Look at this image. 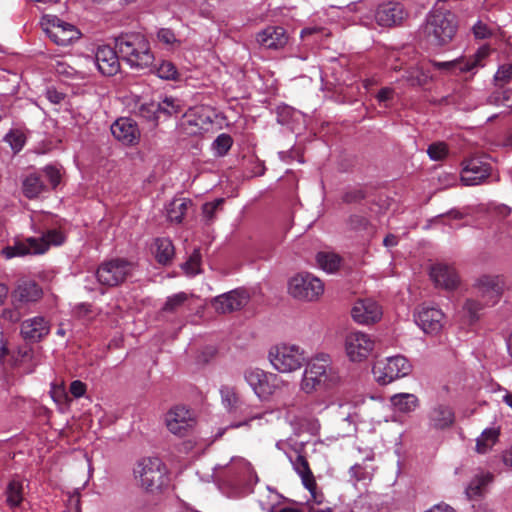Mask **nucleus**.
I'll use <instances>...</instances> for the list:
<instances>
[{"label": "nucleus", "mask_w": 512, "mask_h": 512, "mask_svg": "<svg viewBox=\"0 0 512 512\" xmlns=\"http://www.w3.org/2000/svg\"><path fill=\"white\" fill-rule=\"evenodd\" d=\"M491 49L488 45H483L468 57H460L451 61H431L432 66L446 74L459 75L462 73L475 74L479 68L484 67V60L490 55Z\"/></svg>", "instance_id": "obj_7"}, {"label": "nucleus", "mask_w": 512, "mask_h": 512, "mask_svg": "<svg viewBox=\"0 0 512 512\" xmlns=\"http://www.w3.org/2000/svg\"><path fill=\"white\" fill-rule=\"evenodd\" d=\"M223 199H216L213 202L205 203L202 207L203 216L207 222L214 219L215 212L222 205Z\"/></svg>", "instance_id": "obj_53"}, {"label": "nucleus", "mask_w": 512, "mask_h": 512, "mask_svg": "<svg viewBox=\"0 0 512 512\" xmlns=\"http://www.w3.org/2000/svg\"><path fill=\"white\" fill-rule=\"evenodd\" d=\"M70 392L75 398H80L86 393V384L80 380H75L70 384Z\"/></svg>", "instance_id": "obj_56"}, {"label": "nucleus", "mask_w": 512, "mask_h": 512, "mask_svg": "<svg viewBox=\"0 0 512 512\" xmlns=\"http://www.w3.org/2000/svg\"><path fill=\"white\" fill-rule=\"evenodd\" d=\"M493 480L494 475L491 472L480 471L469 482L465 490L467 497L471 500L482 497Z\"/></svg>", "instance_id": "obj_29"}, {"label": "nucleus", "mask_w": 512, "mask_h": 512, "mask_svg": "<svg viewBox=\"0 0 512 512\" xmlns=\"http://www.w3.org/2000/svg\"><path fill=\"white\" fill-rule=\"evenodd\" d=\"M265 416L264 411L255 410L252 406L243 402V406L238 410L235 417H240L241 420L232 422L228 427L237 429L240 427H250L253 421H261Z\"/></svg>", "instance_id": "obj_32"}, {"label": "nucleus", "mask_w": 512, "mask_h": 512, "mask_svg": "<svg viewBox=\"0 0 512 512\" xmlns=\"http://www.w3.org/2000/svg\"><path fill=\"white\" fill-rule=\"evenodd\" d=\"M67 507L68 512H81L80 495L78 493L69 496Z\"/></svg>", "instance_id": "obj_59"}, {"label": "nucleus", "mask_w": 512, "mask_h": 512, "mask_svg": "<svg viewBox=\"0 0 512 512\" xmlns=\"http://www.w3.org/2000/svg\"><path fill=\"white\" fill-rule=\"evenodd\" d=\"M351 316L358 324L369 325L381 319L382 309L372 299L358 300L352 307Z\"/></svg>", "instance_id": "obj_19"}, {"label": "nucleus", "mask_w": 512, "mask_h": 512, "mask_svg": "<svg viewBox=\"0 0 512 512\" xmlns=\"http://www.w3.org/2000/svg\"><path fill=\"white\" fill-rule=\"evenodd\" d=\"M133 474L137 485L150 493L161 491L169 481L168 469L158 457L140 459L133 469Z\"/></svg>", "instance_id": "obj_3"}, {"label": "nucleus", "mask_w": 512, "mask_h": 512, "mask_svg": "<svg viewBox=\"0 0 512 512\" xmlns=\"http://www.w3.org/2000/svg\"><path fill=\"white\" fill-rule=\"evenodd\" d=\"M42 289L32 280H22L12 292V299L16 303H29L39 300Z\"/></svg>", "instance_id": "obj_28"}, {"label": "nucleus", "mask_w": 512, "mask_h": 512, "mask_svg": "<svg viewBox=\"0 0 512 512\" xmlns=\"http://www.w3.org/2000/svg\"><path fill=\"white\" fill-rule=\"evenodd\" d=\"M278 512H331V509L329 507L326 508H319L314 505L310 506L308 511L305 508H296V507H283L278 510Z\"/></svg>", "instance_id": "obj_57"}, {"label": "nucleus", "mask_w": 512, "mask_h": 512, "mask_svg": "<svg viewBox=\"0 0 512 512\" xmlns=\"http://www.w3.org/2000/svg\"><path fill=\"white\" fill-rule=\"evenodd\" d=\"M427 154L433 161L443 160L448 154V148L445 143L437 142L429 145Z\"/></svg>", "instance_id": "obj_47"}, {"label": "nucleus", "mask_w": 512, "mask_h": 512, "mask_svg": "<svg viewBox=\"0 0 512 512\" xmlns=\"http://www.w3.org/2000/svg\"><path fill=\"white\" fill-rule=\"evenodd\" d=\"M506 286L504 276L492 274L479 276L473 284L477 296L487 305L496 304L504 293Z\"/></svg>", "instance_id": "obj_14"}, {"label": "nucleus", "mask_w": 512, "mask_h": 512, "mask_svg": "<svg viewBox=\"0 0 512 512\" xmlns=\"http://www.w3.org/2000/svg\"><path fill=\"white\" fill-rule=\"evenodd\" d=\"M157 38L161 43L167 46L179 47L181 44V41L176 38L174 32L169 28L159 29L157 32Z\"/></svg>", "instance_id": "obj_49"}, {"label": "nucleus", "mask_w": 512, "mask_h": 512, "mask_svg": "<svg viewBox=\"0 0 512 512\" xmlns=\"http://www.w3.org/2000/svg\"><path fill=\"white\" fill-rule=\"evenodd\" d=\"M249 301V295L244 289H235L216 296L212 305L221 314L232 313L243 308Z\"/></svg>", "instance_id": "obj_18"}, {"label": "nucleus", "mask_w": 512, "mask_h": 512, "mask_svg": "<svg viewBox=\"0 0 512 512\" xmlns=\"http://www.w3.org/2000/svg\"><path fill=\"white\" fill-rule=\"evenodd\" d=\"M135 113L146 120H156L158 118V107L156 102H146L137 105Z\"/></svg>", "instance_id": "obj_45"}, {"label": "nucleus", "mask_w": 512, "mask_h": 512, "mask_svg": "<svg viewBox=\"0 0 512 512\" xmlns=\"http://www.w3.org/2000/svg\"><path fill=\"white\" fill-rule=\"evenodd\" d=\"M46 98L53 104H59L64 100L65 95L54 88H48Z\"/></svg>", "instance_id": "obj_60"}, {"label": "nucleus", "mask_w": 512, "mask_h": 512, "mask_svg": "<svg viewBox=\"0 0 512 512\" xmlns=\"http://www.w3.org/2000/svg\"><path fill=\"white\" fill-rule=\"evenodd\" d=\"M426 512H455L454 509L447 504H436Z\"/></svg>", "instance_id": "obj_64"}, {"label": "nucleus", "mask_w": 512, "mask_h": 512, "mask_svg": "<svg viewBox=\"0 0 512 512\" xmlns=\"http://www.w3.org/2000/svg\"><path fill=\"white\" fill-rule=\"evenodd\" d=\"M158 112L167 116L177 115L182 112L183 107L181 101L174 97H165L161 102L157 103Z\"/></svg>", "instance_id": "obj_40"}, {"label": "nucleus", "mask_w": 512, "mask_h": 512, "mask_svg": "<svg viewBox=\"0 0 512 512\" xmlns=\"http://www.w3.org/2000/svg\"><path fill=\"white\" fill-rule=\"evenodd\" d=\"M165 422L168 430L179 436L184 435L194 425L190 411L182 406H176L168 411Z\"/></svg>", "instance_id": "obj_20"}, {"label": "nucleus", "mask_w": 512, "mask_h": 512, "mask_svg": "<svg viewBox=\"0 0 512 512\" xmlns=\"http://www.w3.org/2000/svg\"><path fill=\"white\" fill-rule=\"evenodd\" d=\"M416 324L424 333L437 335L445 325V314L440 308L422 305L415 314Z\"/></svg>", "instance_id": "obj_16"}, {"label": "nucleus", "mask_w": 512, "mask_h": 512, "mask_svg": "<svg viewBox=\"0 0 512 512\" xmlns=\"http://www.w3.org/2000/svg\"><path fill=\"white\" fill-rule=\"evenodd\" d=\"M187 298L188 296L184 292H180L171 297H168L163 307V310L167 312H174L185 303Z\"/></svg>", "instance_id": "obj_51"}, {"label": "nucleus", "mask_w": 512, "mask_h": 512, "mask_svg": "<svg viewBox=\"0 0 512 512\" xmlns=\"http://www.w3.org/2000/svg\"><path fill=\"white\" fill-rule=\"evenodd\" d=\"M364 198V194L362 191L357 190L353 192H348L344 195L343 200L347 203L356 202Z\"/></svg>", "instance_id": "obj_63"}, {"label": "nucleus", "mask_w": 512, "mask_h": 512, "mask_svg": "<svg viewBox=\"0 0 512 512\" xmlns=\"http://www.w3.org/2000/svg\"><path fill=\"white\" fill-rule=\"evenodd\" d=\"M500 436V427L492 426L482 431L476 439V451L480 454H486L498 442Z\"/></svg>", "instance_id": "obj_33"}, {"label": "nucleus", "mask_w": 512, "mask_h": 512, "mask_svg": "<svg viewBox=\"0 0 512 512\" xmlns=\"http://www.w3.org/2000/svg\"><path fill=\"white\" fill-rule=\"evenodd\" d=\"M233 144V139L229 134L222 133L212 143V149L216 156L222 157L228 153Z\"/></svg>", "instance_id": "obj_44"}, {"label": "nucleus", "mask_w": 512, "mask_h": 512, "mask_svg": "<svg viewBox=\"0 0 512 512\" xmlns=\"http://www.w3.org/2000/svg\"><path fill=\"white\" fill-rule=\"evenodd\" d=\"M121 58L131 67L143 70L152 66L154 55L147 38L140 33H125L115 39Z\"/></svg>", "instance_id": "obj_1"}, {"label": "nucleus", "mask_w": 512, "mask_h": 512, "mask_svg": "<svg viewBox=\"0 0 512 512\" xmlns=\"http://www.w3.org/2000/svg\"><path fill=\"white\" fill-rule=\"evenodd\" d=\"M403 77L408 82V84L413 87L424 86L431 79V76L429 75V73L426 72L423 69V67H420V66L411 67L409 70L406 71V73Z\"/></svg>", "instance_id": "obj_38"}, {"label": "nucleus", "mask_w": 512, "mask_h": 512, "mask_svg": "<svg viewBox=\"0 0 512 512\" xmlns=\"http://www.w3.org/2000/svg\"><path fill=\"white\" fill-rule=\"evenodd\" d=\"M95 61L98 70L106 76H113L120 69L119 57L116 51L109 46L98 47Z\"/></svg>", "instance_id": "obj_25"}, {"label": "nucleus", "mask_w": 512, "mask_h": 512, "mask_svg": "<svg viewBox=\"0 0 512 512\" xmlns=\"http://www.w3.org/2000/svg\"><path fill=\"white\" fill-rule=\"evenodd\" d=\"M243 377L260 400H268L284 383L278 375L254 367L245 369Z\"/></svg>", "instance_id": "obj_8"}, {"label": "nucleus", "mask_w": 512, "mask_h": 512, "mask_svg": "<svg viewBox=\"0 0 512 512\" xmlns=\"http://www.w3.org/2000/svg\"><path fill=\"white\" fill-rule=\"evenodd\" d=\"M456 33V17L450 11L436 8L428 17L424 27L427 42L432 46L449 43Z\"/></svg>", "instance_id": "obj_4"}, {"label": "nucleus", "mask_w": 512, "mask_h": 512, "mask_svg": "<svg viewBox=\"0 0 512 512\" xmlns=\"http://www.w3.org/2000/svg\"><path fill=\"white\" fill-rule=\"evenodd\" d=\"M65 242V235L57 229L48 230L40 238L30 237L24 241L16 242L13 246L2 249L6 259L17 256L44 254L51 245L58 246Z\"/></svg>", "instance_id": "obj_5"}, {"label": "nucleus", "mask_w": 512, "mask_h": 512, "mask_svg": "<svg viewBox=\"0 0 512 512\" xmlns=\"http://www.w3.org/2000/svg\"><path fill=\"white\" fill-rule=\"evenodd\" d=\"M45 178L49 181L52 188H55L61 180L60 171L54 166H46L43 169Z\"/></svg>", "instance_id": "obj_54"}, {"label": "nucleus", "mask_w": 512, "mask_h": 512, "mask_svg": "<svg viewBox=\"0 0 512 512\" xmlns=\"http://www.w3.org/2000/svg\"><path fill=\"white\" fill-rule=\"evenodd\" d=\"M512 80V64H503L499 66L494 75L496 85H504Z\"/></svg>", "instance_id": "obj_50"}, {"label": "nucleus", "mask_w": 512, "mask_h": 512, "mask_svg": "<svg viewBox=\"0 0 512 512\" xmlns=\"http://www.w3.org/2000/svg\"><path fill=\"white\" fill-rule=\"evenodd\" d=\"M111 133L124 145H135L140 139V131L136 122L127 117L117 119L111 125Z\"/></svg>", "instance_id": "obj_21"}, {"label": "nucleus", "mask_w": 512, "mask_h": 512, "mask_svg": "<svg viewBox=\"0 0 512 512\" xmlns=\"http://www.w3.org/2000/svg\"><path fill=\"white\" fill-rule=\"evenodd\" d=\"M350 476L355 482L371 479V473L361 464H355L350 468Z\"/></svg>", "instance_id": "obj_52"}, {"label": "nucleus", "mask_w": 512, "mask_h": 512, "mask_svg": "<svg viewBox=\"0 0 512 512\" xmlns=\"http://www.w3.org/2000/svg\"><path fill=\"white\" fill-rule=\"evenodd\" d=\"M20 333L28 342H39L50 333L49 321L42 316L28 318L21 323Z\"/></svg>", "instance_id": "obj_22"}, {"label": "nucleus", "mask_w": 512, "mask_h": 512, "mask_svg": "<svg viewBox=\"0 0 512 512\" xmlns=\"http://www.w3.org/2000/svg\"><path fill=\"white\" fill-rule=\"evenodd\" d=\"M132 270V264L121 259L105 262L96 271L100 284L113 287L121 284Z\"/></svg>", "instance_id": "obj_15"}, {"label": "nucleus", "mask_w": 512, "mask_h": 512, "mask_svg": "<svg viewBox=\"0 0 512 512\" xmlns=\"http://www.w3.org/2000/svg\"><path fill=\"white\" fill-rule=\"evenodd\" d=\"M175 250L172 241L168 238H158L155 241V257L158 263L166 265L174 257Z\"/></svg>", "instance_id": "obj_35"}, {"label": "nucleus", "mask_w": 512, "mask_h": 512, "mask_svg": "<svg viewBox=\"0 0 512 512\" xmlns=\"http://www.w3.org/2000/svg\"><path fill=\"white\" fill-rule=\"evenodd\" d=\"M372 370L376 381L386 385L407 376L411 372V364L404 356L397 355L378 360Z\"/></svg>", "instance_id": "obj_9"}, {"label": "nucleus", "mask_w": 512, "mask_h": 512, "mask_svg": "<svg viewBox=\"0 0 512 512\" xmlns=\"http://www.w3.org/2000/svg\"><path fill=\"white\" fill-rule=\"evenodd\" d=\"M455 415L453 409L445 404H437L428 412V425L431 429L445 430L453 425Z\"/></svg>", "instance_id": "obj_26"}, {"label": "nucleus", "mask_w": 512, "mask_h": 512, "mask_svg": "<svg viewBox=\"0 0 512 512\" xmlns=\"http://www.w3.org/2000/svg\"><path fill=\"white\" fill-rule=\"evenodd\" d=\"M491 166L478 158H471L463 163L461 182L466 186L483 183L490 175Z\"/></svg>", "instance_id": "obj_17"}, {"label": "nucleus", "mask_w": 512, "mask_h": 512, "mask_svg": "<svg viewBox=\"0 0 512 512\" xmlns=\"http://www.w3.org/2000/svg\"><path fill=\"white\" fill-rule=\"evenodd\" d=\"M46 190V184L44 183L41 176L36 173H32L23 179L22 191L23 194L29 199L38 197Z\"/></svg>", "instance_id": "obj_34"}, {"label": "nucleus", "mask_w": 512, "mask_h": 512, "mask_svg": "<svg viewBox=\"0 0 512 512\" xmlns=\"http://www.w3.org/2000/svg\"><path fill=\"white\" fill-rule=\"evenodd\" d=\"M473 34L477 39H485L492 35V30L487 24L478 21L473 26Z\"/></svg>", "instance_id": "obj_55"}, {"label": "nucleus", "mask_w": 512, "mask_h": 512, "mask_svg": "<svg viewBox=\"0 0 512 512\" xmlns=\"http://www.w3.org/2000/svg\"><path fill=\"white\" fill-rule=\"evenodd\" d=\"M394 90L390 87L382 88L376 95V99L379 103H384L393 98Z\"/></svg>", "instance_id": "obj_61"}, {"label": "nucleus", "mask_w": 512, "mask_h": 512, "mask_svg": "<svg viewBox=\"0 0 512 512\" xmlns=\"http://www.w3.org/2000/svg\"><path fill=\"white\" fill-rule=\"evenodd\" d=\"M491 105L512 108V89L496 90L487 99Z\"/></svg>", "instance_id": "obj_41"}, {"label": "nucleus", "mask_w": 512, "mask_h": 512, "mask_svg": "<svg viewBox=\"0 0 512 512\" xmlns=\"http://www.w3.org/2000/svg\"><path fill=\"white\" fill-rule=\"evenodd\" d=\"M288 445V441L285 440H280L276 443L277 449L283 451L286 454V456L288 457L289 461L292 464L294 471L301 478L302 484L311 493L317 505H320L321 500L318 498L316 492L317 483L310 469L307 459L300 454V451L297 448H293L298 453L297 457L293 459L292 456L288 453Z\"/></svg>", "instance_id": "obj_12"}, {"label": "nucleus", "mask_w": 512, "mask_h": 512, "mask_svg": "<svg viewBox=\"0 0 512 512\" xmlns=\"http://www.w3.org/2000/svg\"><path fill=\"white\" fill-rule=\"evenodd\" d=\"M269 360L275 370L280 373H291L299 370L306 358L304 351L297 345L280 344L269 351Z\"/></svg>", "instance_id": "obj_6"}, {"label": "nucleus", "mask_w": 512, "mask_h": 512, "mask_svg": "<svg viewBox=\"0 0 512 512\" xmlns=\"http://www.w3.org/2000/svg\"><path fill=\"white\" fill-rule=\"evenodd\" d=\"M1 317L10 323H15L20 319V312L17 309L6 308L2 311Z\"/></svg>", "instance_id": "obj_58"}, {"label": "nucleus", "mask_w": 512, "mask_h": 512, "mask_svg": "<svg viewBox=\"0 0 512 512\" xmlns=\"http://www.w3.org/2000/svg\"><path fill=\"white\" fill-rule=\"evenodd\" d=\"M7 503L10 507H17L23 501V486L22 483L17 480L9 482L7 489Z\"/></svg>", "instance_id": "obj_39"}, {"label": "nucleus", "mask_w": 512, "mask_h": 512, "mask_svg": "<svg viewBox=\"0 0 512 512\" xmlns=\"http://www.w3.org/2000/svg\"><path fill=\"white\" fill-rule=\"evenodd\" d=\"M5 140L15 152H18L23 148L26 138L21 131L14 130L5 136Z\"/></svg>", "instance_id": "obj_48"}, {"label": "nucleus", "mask_w": 512, "mask_h": 512, "mask_svg": "<svg viewBox=\"0 0 512 512\" xmlns=\"http://www.w3.org/2000/svg\"><path fill=\"white\" fill-rule=\"evenodd\" d=\"M191 201L185 198L174 199L167 206V217L171 222L180 223Z\"/></svg>", "instance_id": "obj_36"}, {"label": "nucleus", "mask_w": 512, "mask_h": 512, "mask_svg": "<svg viewBox=\"0 0 512 512\" xmlns=\"http://www.w3.org/2000/svg\"><path fill=\"white\" fill-rule=\"evenodd\" d=\"M430 276L437 287L445 290H454L458 287L460 279L454 268L446 264H436L431 267Z\"/></svg>", "instance_id": "obj_24"}, {"label": "nucleus", "mask_w": 512, "mask_h": 512, "mask_svg": "<svg viewBox=\"0 0 512 512\" xmlns=\"http://www.w3.org/2000/svg\"><path fill=\"white\" fill-rule=\"evenodd\" d=\"M404 18V11L399 3L389 2L378 7L375 19L380 26L390 27L396 25Z\"/></svg>", "instance_id": "obj_27"}, {"label": "nucleus", "mask_w": 512, "mask_h": 512, "mask_svg": "<svg viewBox=\"0 0 512 512\" xmlns=\"http://www.w3.org/2000/svg\"><path fill=\"white\" fill-rule=\"evenodd\" d=\"M156 74L159 78L164 80L176 81L180 77L176 66L172 62L166 60L161 61L156 66Z\"/></svg>", "instance_id": "obj_42"}, {"label": "nucleus", "mask_w": 512, "mask_h": 512, "mask_svg": "<svg viewBox=\"0 0 512 512\" xmlns=\"http://www.w3.org/2000/svg\"><path fill=\"white\" fill-rule=\"evenodd\" d=\"M41 25L46 35L57 45L67 46L79 39V30L70 23H67L57 16H46Z\"/></svg>", "instance_id": "obj_11"}, {"label": "nucleus", "mask_w": 512, "mask_h": 512, "mask_svg": "<svg viewBox=\"0 0 512 512\" xmlns=\"http://www.w3.org/2000/svg\"><path fill=\"white\" fill-rule=\"evenodd\" d=\"M288 292L293 298L313 301L323 294L324 284L311 273H299L290 279Z\"/></svg>", "instance_id": "obj_10"}, {"label": "nucleus", "mask_w": 512, "mask_h": 512, "mask_svg": "<svg viewBox=\"0 0 512 512\" xmlns=\"http://www.w3.org/2000/svg\"><path fill=\"white\" fill-rule=\"evenodd\" d=\"M482 308L483 305L480 302L474 299H467L462 307L463 317H465L469 323H474L479 319V313Z\"/></svg>", "instance_id": "obj_43"}, {"label": "nucleus", "mask_w": 512, "mask_h": 512, "mask_svg": "<svg viewBox=\"0 0 512 512\" xmlns=\"http://www.w3.org/2000/svg\"><path fill=\"white\" fill-rule=\"evenodd\" d=\"M221 403L225 410L232 416H236L238 410L243 406V400L236 389L232 386L224 385L220 388Z\"/></svg>", "instance_id": "obj_30"}, {"label": "nucleus", "mask_w": 512, "mask_h": 512, "mask_svg": "<svg viewBox=\"0 0 512 512\" xmlns=\"http://www.w3.org/2000/svg\"><path fill=\"white\" fill-rule=\"evenodd\" d=\"M201 254L200 251L195 249L190 255L189 259L182 265L185 273L194 276L200 272Z\"/></svg>", "instance_id": "obj_46"}, {"label": "nucleus", "mask_w": 512, "mask_h": 512, "mask_svg": "<svg viewBox=\"0 0 512 512\" xmlns=\"http://www.w3.org/2000/svg\"><path fill=\"white\" fill-rule=\"evenodd\" d=\"M318 266L327 273L335 272L341 263V258L333 252H319L316 255Z\"/></svg>", "instance_id": "obj_37"}, {"label": "nucleus", "mask_w": 512, "mask_h": 512, "mask_svg": "<svg viewBox=\"0 0 512 512\" xmlns=\"http://www.w3.org/2000/svg\"><path fill=\"white\" fill-rule=\"evenodd\" d=\"M340 380L339 372L332 366L329 356L321 354L306 366L300 382V389L306 394H311L322 386H334Z\"/></svg>", "instance_id": "obj_2"}, {"label": "nucleus", "mask_w": 512, "mask_h": 512, "mask_svg": "<svg viewBox=\"0 0 512 512\" xmlns=\"http://www.w3.org/2000/svg\"><path fill=\"white\" fill-rule=\"evenodd\" d=\"M256 41L265 49L279 50L287 44L288 36L283 27L268 26L257 33Z\"/></svg>", "instance_id": "obj_23"}, {"label": "nucleus", "mask_w": 512, "mask_h": 512, "mask_svg": "<svg viewBox=\"0 0 512 512\" xmlns=\"http://www.w3.org/2000/svg\"><path fill=\"white\" fill-rule=\"evenodd\" d=\"M375 346L374 339L367 333L361 331L349 332L344 340V350L351 362H362L366 360Z\"/></svg>", "instance_id": "obj_13"}, {"label": "nucleus", "mask_w": 512, "mask_h": 512, "mask_svg": "<svg viewBox=\"0 0 512 512\" xmlns=\"http://www.w3.org/2000/svg\"><path fill=\"white\" fill-rule=\"evenodd\" d=\"M320 422L318 419L316 418H311V419H308L307 420V427H306V430L312 434V435H316L319 430H320Z\"/></svg>", "instance_id": "obj_62"}, {"label": "nucleus", "mask_w": 512, "mask_h": 512, "mask_svg": "<svg viewBox=\"0 0 512 512\" xmlns=\"http://www.w3.org/2000/svg\"><path fill=\"white\" fill-rule=\"evenodd\" d=\"M391 405L394 411L408 414L415 411L419 406V399L411 393H399L391 396Z\"/></svg>", "instance_id": "obj_31"}]
</instances>
